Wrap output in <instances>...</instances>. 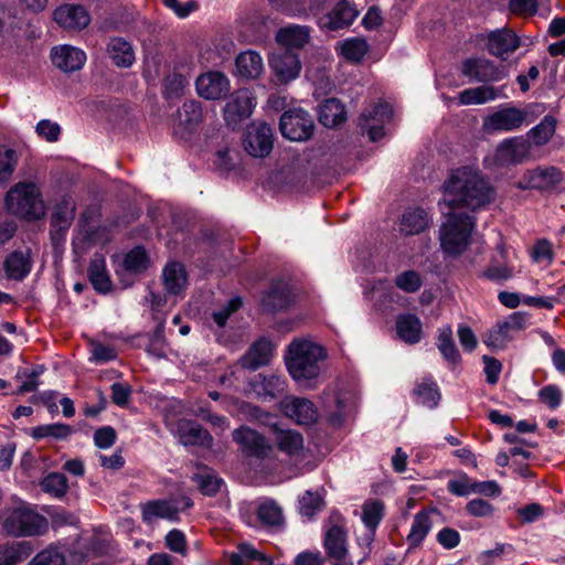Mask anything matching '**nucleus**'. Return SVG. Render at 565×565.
Segmentation results:
<instances>
[{
  "label": "nucleus",
  "instance_id": "ddd939ff",
  "mask_svg": "<svg viewBox=\"0 0 565 565\" xmlns=\"http://www.w3.org/2000/svg\"><path fill=\"white\" fill-rule=\"evenodd\" d=\"M323 547L332 565H353L349 557L345 531L339 525H332L324 534Z\"/></svg>",
  "mask_w": 565,
  "mask_h": 565
},
{
  "label": "nucleus",
  "instance_id": "39448f33",
  "mask_svg": "<svg viewBox=\"0 0 565 565\" xmlns=\"http://www.w3.org/2000/svg\"><path fill=\"white\" fill-rule=\"evenodd\" d=\"M543 110V106L537 104H529L523 108L507 105L484 118L483 129L490 134L516 130L523 124L532 122Z\"/></svg>",
  "mask_w": 565,
  "mask_h": 565
},
{
  "label": "nucleus",
  "instance_id": "dca6fc26",
  "mask_svg": "<svg viewBox=\"0 0 565 565\" xmlns=\"http://www.w3.org/2000/svg\"><path fill=\"white\" fill-rule=\"evenodd\" d=\"M531 145L523 137H513L503 140L495 149L494 161L498 164H514L530 157Z\"/></svg>",
  "mask_w": 565,
  "mask_h": 565
},
{
  "label": "nucleus",
  "instance_id": "7ed1b4c3",
  "mask_svg": "<svg viewBox=\"0 0 565 565\" xmlns=\"http://www.w3.org/2000/svg\"><path fill=\"white\" fill-rule=\"evenodd\" d=\"M327 356L324 349L308 340H295L289 344L286 365L297 381L316 379L320 373L319 363Z\"/></svg>",
  "mask_w": 565,
  "mask_h": 565
},
{
  "label": "nucleus",
  "instance_id": "5fc2aeb1",
  "mask_svg": "<svg viewBox=\"0 0 565 565\" xmlns=\"http://www.w3.org/2000/svg\"><path fill=\"white\" fill-rule=\"evenodd\" d=\"M73 433V428L67 424L54 423L41 425L32 429L31 436L35 439L53 437L55 439H65Z\"/></svg>",
  "mask_w": 565,
  "mask_h": 565
},
{
  "label": "nucleus",
  "instance_id": "4be33fe9",
  "mask_svg": "<svg viewBox=\"0 0 565 565\" xmlns=\"http://www.w3.org/2000/svg\"><path fill=\"white\" fill-rule=\"evenodd\" d=\"M274 449L286 455L288 458H299L305 450L303 436L295 429H282L274 426Z\"/></svg>",
  "mask_w": 565,
  "mask_h": 565
},
{
  "label": "nucleus",
  "instance_id": "052dcab7",
  "mask_svg": "<svg viewBox=\"0 0 565 565\" xmlns=\"http://www.w3.org/2000/svg\"><path fill=\"white\" fill-rule=\"evenodd\" d=\"M188 85L185 76L179 73H171L164 79V96L168 99L178 98L183 94L184 87Z\"/></svg>",
  "mask_w": 565,
  "mask_h": 565
},
{
  "label": "nucleus",
  "instance_id": "9b49d317",
  "mask_svg": "<svg viewBox=\"0 0 565 565\" xmlns=\"http://www.w3.org/2000/svg\"><path fill=\"white\" fill-rule=\"evenodd\" d=\"M563 180V174L555 167H536L526 170L518 181V188L521 190H551Z\"/></svg>",
  "mask_w": 565,
  "mask_h": 565
},
{
  "label": "nucleus",
  "instance_id": "f3484780",
  "mask_svg": "<svg viewBox=\"0 0 565 565\" xmlns=\"http://www.w3.org/2000/svg\"><path fill=\"white\" fill-rule=\"evenodd\" d=\"M280 406L281 412L298 425H311L318 418L317 407L305 397L286 396Z\"/></svg>",
  "mask_w": 565,
  "mask_h": 565
},
{
  "label": "nucleus",
  "instance_id": "5701e85b",
  "mask_svg": "<svg viewBox=\"0 0 565 565\" xmlns=\"http://www.w3.org/2000/svg\"><path fill=\"white\" fill-rule=\"evenodd\" d=\"M198 94L205 99H218L230 90V81L221 72H207L195 82Z\"/></svg>",
  "mask_w": 565,
  "mask_h": 565
},
{
  "label": "nucleus",
  "instance_id": "7c9ffc66",
  "mask_svg": "<svg viewBox=\"0 0 565 565\" xmlns=\"http://www.w3.org/2000/svg\"><path fill=\"white\" fill-rule=\"evenodd\" d=\"M520 45L519 38L509 30H498L489 34V52L498 57L514 52Z\"/></svg>",
  "mask_w": 565,
  "mask_h": 565
},
{
  "label": "nucleus",
  "instance_id": "aec40b11",
  "mask_svg": "<svg viewBox=\"0 0 565 565\" xmlns=\"http://www.w3.org/2000/svg\"><path fill=\"white\" fill-rule=\"evenodd\" d=\"M202 120V109L198 102H185L178 111V120L173 130L181 139L188 140Z\"/></svg>",
  "mask_w": 565,
  "mask_h": 565
},
{
  "label": "nucleus",
  "instance_id": "09e8293b",
  "mask_svg": "<svg viewBox=\"0 0 565 565\" xmlns=\"http://www.w3.org/2000/svg\"><path fill=\"white\" fill-rule=\"evenodd\" d=\"M257 518L266 526H280L284 523L281 508L273 500H265L257 508Z\"/></svg>",
  "mask_w": 565,
  "mask_h": 565
},
{
  "label": "nucleus",
  "instance_id": "79ce46f5",
  "mask_svg": "<svg viewBox=\"0 0 565 565\" xmlns=\"http://www.w3.org/2000/svg\"><path fill=\"white\" fill-rule=\"evenodd\" d=\"M347 120L344 106L337 98L324 100L319 108V121L328 128L337 127Z\"/></svg>",
  "mask_w": 565,
  "mask_h": 565
},
{
  "label": "nucleus",
  "instance_id": "4d7b16f0",
  "mask_svg": "<svg viewBox=\"0 0 565 565\" xmlns=\"http://www.w3.org/2000/svg\"><path fill=\"white\" fill-rule=\"evenodd\" d=\"M18 160L15 150L0 147V184L10 180L17 168Z\"/></svg>",
  "mask_w": 565,
  "mask_h": 565
},
{
  "label": "nucleus",
  "instance_id": "c9c22d12",
  "mask_svg": "<svg viewBox=\"0 0 565 565\" xmlns=\"http://www.w3.org/2000/svg\"><path fill=\"white\" fill-rule=\"evenodd\" d=\"M396 333L403 342L416 344L422 339V321L415 315H402L396 319Z\"/></svg>",
  "mask_w": 565,
  "mask_h": 565
},
{
  "label": "nucleus",
  "instance_id": "bf43d9fd",
  "mask_svg": "<svg viewBox=\"0 0 565 565\" xmlns=\"http://www.w3.org/2000/svg\"><path fill=\"white\" fill-rule=\"evenodd\" d=\"M148 267L147 253L142 247H136L126 254L124 268L129 273H141Z\"/></svg>",
  "mask_w": 565,
  "mask_h": 565
},
{
  "label": "nucleus",
  "instance_id": "1a4fd4ad",
  "mask_svg": "<svg viewBox=\"0 0 565 565\" xmlns=\"http://www.w3.org/2000/svg\"><path fill=\"white\" fill-rule=\"evenodd\" d=\"M279 128L285 138L291 141H305L312 136L315 124L307 111L295 108L281 115Z\"/></svg>",
  "mask_w": 565,
  "mask_h": 565
},
{
  "label": "nucleus",
  "instance_id": "393cba45",
  "mask_svg": "<svg viewBox=\"0 0 565 565\" xmlns=\"http://www.w3.org/2000/svg\"><path fill=\"white\" fill-rule=\"evenodd\" d=\"M54 20L64 29L79 31L89 24L90 15L82 6L64 4L54 11Z\"/></svg>",
  "mask_w": 565,
  "mask_h": 565
},
{
  "label": "nucleus",
  "instance_id": "8fccbe9b",
  "mask_svg": "<svg viewBox=\"0 0 565 565\" xmlns=\"http://www.w3.org/2000/svg\"><path fill=\"white\" fill-rule=\"evenodd\" d=\"M437 347L446 361L451 364H457L459 362L460 355L454 343L452 330L450 327L439 329Z\"/></svg>",
  "mask_w": 565,
  "mask_h": 565
},
{
  "label": "nucleus",
  "instance_id": "603ef678",
  "mask_svg": "<svg viewBox=\"0 0 565 565\" xmlns=\"http://www.w3.org/2000/svg\"><path fill=\"white\" fill-rule=\"evenodd\" d=\"M257 561L262 565H270L268 558L249 543H242L237 546V552L231 556L232 565H242L245 562Z\"/></svg>",
  "mask_w": 565,
  "mask_h": 565
},
{
  "label": "nucleus",
  "instance_id": "9d476101",
  "mask_svg": "<svg viewBox=\"0 0 565 565\" xmlns=\"http://www.w3.org/2000/svg\"><path fill=\"white\" fill-rule=\"evenodd\" d=\"M243 146L255 158L268 156L273 149V130L264 122L250 124L244 134Z\"/></svg>",
  "mask_w": 565,
  "mask_h": 565
},
{
  "label": "nucleus",
  "instance_id": "f8f14e48",
  "mask_svg": "<svg viewBox=\"0 0 565 565\" xmlns=\"http://www.w3.org/2000/svg\"><path fill=\"white\" fill-rule=\"evenodd\" d=\"M75 216V202L64 195L54 206L51 217V238L54 244L63 241Z\"/></svg>",
  "mask_w": 565,
  "mask_h": 565
},
{
  "label": "nucleus",
  "instance_id": "58836bf2",
  "mask_svg": "<svg viewBox=\"0 0 565 565\" xmlns=\"http://www.w3.org/2000/svg\"><path fill=\"white\" fill-rule=\"evenodd\" d=\"M32 264L28 252L15 250L3 263L6 275L10 279L21 280L31 270Z\"/></svg>",
  "mask_w": 565,
  "mask_h": 565
},
{
  "label": "nucleus",
  "instance_id": "4c0bfd02",
  "mask_svg": "<svg viewBox=\"0 0 565 565\" xmlns=\"http://www.w3.org/2000/svg\"><path fill=\"white\" fill-rule=\"evenodd\" d=\"M499 97H505L501 94L500 88L482 85L460 92L458 95V102L459 105H481L495 100Z\"/></svg>",
  "mask_w": 565,
  "mask_h": 565
},
{
  "label": "nucleus",
  "instance_id": "423d86ee",
  "mask_svg": "<svg viewBox=\"0 0 565 565\" xmlns=\"http://www.w3.org/2000/svg\"><path fill=\"white\" fill-rule=\"evenodd\" d=\"M3 527L13 536H35L47 532L49 522L23 503L8 512L3 519Z\"/></svg>",
  "mask_w": 565,
  "mask_h": 565
},
{
  "label": "nucleus",
  "instance_id": "a18cd8bd",
  "mask_svg": "<svg viewBox=\"0 0 565 565\" xmlns=\"http://www.w3.org/2000/svg\"><path fill=\"white\" fill-rule=\"evenodd\" d=\"M414 396L417 403L434 408L440 399V393L436 382L431 377H423L416 383Z\"/></svg>",
  "mask_w": 565,
  "mask_h": 565
},
{
  "label": "nucleus",
  "instance_id": "a19ab883",
  "mask_svg": "<svg viewBox=\"0 0 565 565\" xmlns=\"http://www.w3.org/2000/svg\"><path fill=\"white\" fill-rule=\"evenodd\" d=\"M273 352L271 342L267 339L256 341L242 359V365L256 370L269 362Z\"/></svg>",
  "mask_w": 565,
  "mask_h": 565
},
{
  "label": "nucleus",
  "instance_id": "2eb2a0df",
  "mask_svg": "<svg viewBox=\"0 0 565 565\" xmlns=\"http://www.w3.org/2000/svg\"><path fill=\"white\" fill-rule=\"evenodd\" d=\"M461 74L469 82H497L504 77V73L492 62L483 57H470L462 62Z\"/></svg>",
  "mask_w": 565,
  "mask_h": 565
},
{
  "label": "nucleus",
  "instance_id": "338daca9",
  "mask_svg": "<svg viewBox=\"0 0 565 565\" xmlns=\"http://www.w3.org/2000/svg\"><path fill=\"white\" fill-rule=\"evenodd\" d=\"M531 256L539 264L550 265L554 258L552 244L546 239H540L532 248Z\"/></svg>",
  "mask_w": 565,
  "mask_h": 565
},
{
  "label": "nucleus",
  "instance_id": "49530a36",
  "mask_svg": "<svg viewBox=\"0 0 565 565\" xmlns=\"http://www.w3.org/2000/svg\"><path fill=\"white\" fill-rule=\"evenodd\" d=\"M556 126V118L547 115L541 120L539 125L530 129L527 137L535 146L546 145L554 136Z\"/></svg>",
  "mask_w": 565,
  "mask_h": 565
},
{
  "label": "nucleus",
  "instance_id": "a211bd4d",
  "mask_svg": "<svg viewBox=\"0 0 565 565\" xmlns=\"http://www.w3.org/2000/svg\"><path fill=\"white\" fill-rule=\"evenodd\" d=\"M106 241V230L88 223L85 215H82L79 227L72 241L74 254L78 257L83 256L94 244L105 243Z\"/></svg>",
  "mask_w": 565,
  "mask_h": 565
},
{
  "label": "nucleus",
  "instance_id": "2f4dec72",
  "mask_svg": "<svg viewBox=\"0 0 565 565\" xmlns=\"http://www.w3.org/2000/svg\"><path fill=\"white\" fill-rule=\"evenodd\" d=\"M337 54L350 63H360L369 52V44L361 36L344 39L335 44Z\"/></svg>",
  "mask_w": 565,
  "mask_h": 565
},
{
  "label": "nucleus",
  "instance_id": "f03ea898",
  "mask_svg": "<svg viewBox=\"0 0 565 565\" xmlns=\"http://www.w3.org/2000/svg\"><path fill=\"white\" fill-rule=\"evenodd\" d=\"M476 221L465 213H450L439 227V244L441 252L451 258L461 256L473 244L472 233Z\"/></svg>",
  "mask_w": 565,
  "mask_h": 565
},
{
  "label": "nucleus",
  "instance_id": "72a5a7b5",
  "mask_svg": "<svg viewBox=\"0 0 565 565\" xmlns=\"http://www.w3.org/2000/svg\"><path fill=\"white\" fill-rule=\"evenodd\" d=\"M387 119V111L384 105H377L372 111L362 114L361 127L367 132L371 141H377L384 135V124Z\"/></svg>",
  "mask_w": 565,
  "mask_h": 565
},
{
  "label": "nucleus",
  "instance_id": "c756f323",
  "mask_svg": "<svg viewBox=\"0 0 565 565\" xmlns=\"http://www.w3.org/2000/svg\"><path fill=\"white\" fill-rule=\"evenodd\" d=\"M236 75L246 79H256L264 72V62L259 53L253 50L242 52L235 60Z\"/></svg>",
  "mask_w": 565,
  "mask_h": 565
},
{
  "label": "nucleus",
  "instance_id": "a878e982",
  "mask_svg": "<svg viewBox=\"0 0 565 565\" xmlns=\"http://www.w3.org/2000/svg\"><path fill=\"white\" fill-rule=\"evenodd\" d=\"M175 433L180 443L184 446H202L210 448L213 444V438L206 429L188 419L178 422Z\"/></svg>",
  "mask_w": 565,
  "mask_h": 565
},
{
  "label": "nucleus",
  "instance_id": "bb28decb",
  "mask_svg": "<svg viewBox=\"0 0 565 565\" xmlns=\"http://www.w3.org/2000/svg\"><path fill=\"white\" fill-rule=\"evenodd\" d=\"M252 390L263 399H274L286 392V379L276 374H258L252 382Z\"/></svg>",
  "mask_w": 565,
  "mask_h": 565
},
{
  "label": "nucleus",
  "instance_id": "6e6552de",
  "mask_svg": "<svg viewBox=\"0 0 565 565\" xmlns=\"http://www.w3.org/2000/svg\"><path fill=\"white\" fill-rule=\"evenodd\" d=\"M233 439L246 457L265 460L274 457V446L258 431L241 426L233 431Z\"/></svg>",
  "mask_w": 565,
  "mask_h": 565
},
{
  "label": "nucleus",
  "instance_id": "cd10ccee",
  "mask_svg": "<svg viewBox=\"0 0 565 565\" xmlns=\"http://www.w3.org/2000/svg\"><path fill=\"white\" fill-rule=\"evenodd\" d=\"M433 217L422 207L407 209L399 221V231L405 235H417L430 226Z\"/></svg>",
  "mask_w": 565,
  "mask_h": 565
},
{
  "label": "nucleus",
  "instance_id": "69168bd1",
  "mask_svg": "<svg viewBox=\"0 0 565 565\" xmlns=\"http://www.w3.org/2000/svg\"><path fill=\"white\" fill-rule=\"evenodd\" d=\"M395 284L406 292H415L420 288L422 279L416 271L407 270L396 277Z\"/></svg>",
  "mask_w": 565,
  "mask_h": 565
},
{
  "label": "nucleus",
  "instance_id": "3c124183",
  "mask_svg": "<svg viewBox=\"0 0 565 565\" xmlns=\"http://www.w3.org/2000/svg\"><path fill=\"white\" fill-rule=\"evenodd\" d=\"M41 489L53 498H63L68 490L66 477L60 472H51L41 481Z\"/></svg>",
  "mask_w": 565,
  "mask_h": 565
},
{
  "label": "nucleus",
  "instance_id": "0eeeda50",
  "mask_svg": "<svg viewBox=\"0 0 565 565\" xmlns=\"http://www.w3.org/2000/svg\"><path fill=\"white\" fill-rule=\"evenodd\" d=\"M526 327L527 316L522 312H513L490 328L482 335V342L493 351L503 350Z\"/></svg>",
  "mask_w": 565,
  "mask_h": 565
},
{
  "label": "nucleus",
  "instance_id": "6e6d98bb",
  "mask_svg": "<svg viewBox=\"0 0 565 565\" xmlns=\"http://www.w3.org/2000/svg\"><path fill=\"white\" fill-rule=\"evenodd\" d=\"M29 565H65V553L57 545H50L39 552Z\"/></svg>",
  "mask_w": 565,
  "mask_h": 565
},
{
  "label": "nucleus",
  "instance_id": "37998d69",
  "mask_svg": "<svg viewBox=\"0 0 565 565\" xmlns=\"http://www.w3.org/2000/svg\"><path fill=\"white\" fill-rule=\"evenodd\" d=\"M111 61L119 67H129L135 62V52L129 42L121 38H114L107 45Z\"/></svg>",
  "mask_w": 565,
  "mask_h": 565
},
{
  "label": "nucleus",
  "instance_id": "de8ad7c7",
  "mask_svg": "<svg viewBox=\"0 0 565 565\" xmlns=\"http://www.w3.org/2000/svg\"><path fill=\"white\" fill-rule=\"evenodd\" d=\"M30 555V547L24 542L0 545V565H17Z\"/></svg>",
  "mask_w": 565,
  "mask_h": 565
},
{
  "label": "nucleus",
  "instance_id": "20e7f679",
  "mask_svg": "<svg viewBox=\"0 0 565 565\" xmlns=\"http://www.w3.org/2000/svg\"><path fill=\"white\" fill-rule=\"evenodd\" d=\"M9 213L24 220H40L45 215L46 206L40 188L32 182H19L6 195Z\"/></svg>",
  "mask_w": 565,
  "mask_h": 565
},
{
  "label": "nucleus",
  "instance_id": "680f3d73",
  "mask_svg": "<svg viewBox=\"0 0 565 565\" xmlns=\"http://www.w3.org/2000/svg\"><path fill=\"white\" fill-rule=\"evenodd\" d=\"M384 510V504L379 501H367L363 505L362 521L370 529L373 530L380 522Z\"/></svg>",
  "mask_w": 565,
  "mask_h": 565
},
{
  "label": "nucleus",
  "instance_id": "c03bdc74",
  "mask_svg": "<svg viewBox=\"0 0 565 565\" xmlns=\"http://www.w3.org/2000/svg\"><path fill=\"white\" fill-rule=\"evenodd\" d=\"M292 295L289 286L285 282L274 284L263 298L264 307L270 310H281L289 306Z\"/></svg>",
  "mask_w": 565,
  "mask_h": 565
},
{
  "label": "nucleus",
  "instance_id": "f257e3e1",
  "mask_svg": "<svg viewBox=\"0 0 565 565\" xmlns=\"http://www.w3.org/2000/svg\"><path fill=\"white\" fill-rule=\"evenodd\" d=\"M444 201L449 206H466L471 210L490 204L495 192L479 170L462 167L454 170L444 183Z\"/></svg>",
  "mask_w": 565,
  "mask_h": 565
},
{
  "label": "nucleus",
  "instance_id": "864d4df0",
  "mask_svg": "<svg viewBox=\"0 0 565 565\" xmlns=\"http://www.w3.org/2000/svg\"><path fill=\"white\" fill-rule=\"evenodd\" d=\"M193 481L196 483L200 491L205 495L216 494L223 486V480L207 469L195 473L193 476Z\"/></svg>",
  "mask_w": 565,
  "mask_h": 565
},
{
  "label": "nucleus",
  "instance_id": "f704fd0d",
  "mask_svg": "<svg viewBox=\"0 0 565 565\" xmlns=\"http://www.w3.org/2000/svg\"><path fill=\"white\" fill-rule=\"evenodd\" d=\"M163 286L169 295H181L186 286V273L184 266L172 262L167 264L162 273Z\"/></svg>",
  "mask_w": 565,
  "mask_h": 565
},
{
  "label": "nucleus",
  "instance_id": "e433bc0d",
  "mask_svg": "<svg viewBox=\"0 0 565 565\" xmlns=\"http://www.w3.org/2000/svg\"><path fill=\"white\" fill-rule=\"evenodd\" d=\"M88 279L94 289L100 294H106L111 289V280L106 269L105 257L100 254H95L92 258L88 270Z\"/></svg>",
  "mask_w": 565,
  "mask_h": 565
},
{
  "label": "nucleus",
  "instance_id": "c85d7f7f",
  "mask_svg": "<svg viewBox=\"0 0 565 565\" xmlns=\"http://www.w3.org/2000/svg\"><path fill=\"white\" fill-rule=\"evenodd\" d=\"M141 513L143 522L151 524L158 519L177 520L179 509L172 500H151L141 504Z\"/></svg>",
  "mask_w": 565,
  "mask_h": 565
},
{
  "label": "nucleus",
  "instance_id": "473e14b6",
  "mask_svg": "<svg viewBox=\"0 0 565 565\" xmlns=\"http://www.w3.org/2000/svg\"><path fill=\"white\" fill-rule=\"evenodd\" d=\"M437 514L436 510H423L415 514L407 541L411 546H419L430 532L434 521L433 516Z\"/></svg>",
  "mask_w": 565,
  "mask_h": 565
},
{
  "label": "nucleus",
  "instance_id": "ea45409f",
  "mask_svg": "<svg viewBox=\"0 0 565 565\" xmlns=\"http://www.w3.org/2000/svg\"><path fill=\"white\" fill-rule=\"evenodd\" d=\"M309 28L288 25L280 29L276 35L277 42L288 51L302 47L309 40Z\"/></svg>",
  "mask_w": 565,
  "mask_h": 565
},
{
  "label": "nucleus",
  "instance_id": "0e129e2a",
  "mask_svg": "<svg viewBox=\"0 0 565 565\" xmlns=\"http://www.w3.org/2000/svg\"><path fill=\"white\" fill-rule=\"evenodd\" d=\"M270 3L285 12L290 14L303 13L307 9H312L313 4L310 0H269Z\"/></svg>",
  "mask_w": 565,
  "mask_h": 565
},
{
  "label": "nucleus",
  "instance_id": "b1692460",
  "mask_svg": "<svg viewBox=\"0 0 565 565\" xmlns=\"http://www.w3.org/2000/svg\"><path fill=\"white\" fill-rule=\"evenodd\" d=\"M52 63L63 72L71 73L81 70L86 62V53L75 46L64 44L54 46L51 51Z\"/></svg>",
  "mask_w": 565,
  "mask_h": 565
},
{
  "label": "nucleus",
  "instance_id": "6ab92c4d",
  "mask_svg": "<svg viewBox=\"0 0 565 565\" xmlns=\"http://www.w3.org/2000/svg\"><path fill=\"white\" fill-rule=\"evenodd\" d=\"M358 15L356 8L349 1L342 0L319 19V25L324 30L337 31L351 25Z\"/></svg>",
  "mask_w": 565,
  "mask_h": 565
},
{
  "label": "nucleus",
  "instance_id": "e2e57ef3",
  "mask_svg": "<svg viewBox=\"0 0 565 565\" xmlns=\"http://www.w3.org/2000/svg\"><path fill=\"white\" fill-rule=\"evenodd\" d=\"M166 546L173 553L188 555L186 539L182 531L173 529L166 535Z\"/></svg>",
  "mask_w": 565,
  "mask_h": 565
},
{
  "label": "nucleus",
  "instance_id": "4468645a",
  "mask_svg": "<svg viewBox=\"0 0 565 565\" xmlns=\"http://www.w3.org/2000/svg\"><path fill=\"white\" fill-rule=\"evenodd\" d=\"M256 106V99L248 89H238L232 94L230 100L224 107V118L231 126H235L241 120L249 117Z\"/></svg>",
  "mask_w": 565,
  "mask_h": 565
},
{
  "label": "nucleus",
  "instance_id": "13d9d810",
  "mask_svg": "<svg viewBox=\"0 0 565 565\" xmlns=\"http://www.w3.org/2000/svg\"><path fill=\"white\" fill-rule=\"evenodd\" d=\"M323 507V494L320 491H307L299 499V512L308 518H312Z\"/></svg>",
  "mask_w": 565,
  "mask_h": 565
},
{
  "label": "nucleus",
  "instance_id": "774afa93",
  "mask_svg": "<svg viewBox=\"0 0 565 565\" xmlns=\"http://www.w3.org/2000/svg\"><path fill=\"white\" fill-rule=\"evenodd\" d=\"M35 131L46 141L55 142L60 138L61 127L57 122H53L49 119H42L36 124Z\"/></svg>",
  "mask_w": 565,
  "mask_h": 565
},
{
  "label": "nucleus",
  "instance_id": "412c9836",
  "mask_svg": "<svg viewBox=\"0 0 565 565\" xmlns=\"http://www.w3.org/2000/svg\"><path fill=\"white\" fill-rule=\"evenodd\" d=\"M269 64L281 83H288L296 79L301 71V63L298 54L284 50L273 54Z\"/></svg>",
  "mask_w": 565,
  "mask_h": 565
}]
</instances>
